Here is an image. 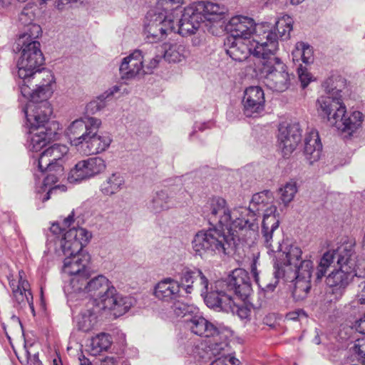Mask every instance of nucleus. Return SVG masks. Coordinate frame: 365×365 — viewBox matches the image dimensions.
Wrapping results in <instances>:
<instances>
[{
  "mask_svg": "<svg viewBox=\"0 0 365 365\" xmlns=\"http://www.w3.org/2000/svg\"><path fill=\"white\" fill-rule=\"evenodd\" d=\"M322 152V144L317 130L312 129L305 136L304 154L309 165L318 161Z\"/></svg>",
  "mask_w": 365,
  "mask_h": 365,
  "instance_id": "34",
  "label": "nucleus"
},
{
  "mask_svg": "<svg viewBox=\"0 0 365 365\" xmlns=\"http://www.w3.org/2000/svg\"><path fill=\"white\" fill-rule=\"evenodd\" d=\"M124 185V177L118 173H115L108 177L101 184V191L104 195L111 196L122 190Z\"/></svg>",
  "mask_w": 365,
  "mask_h": 365,
  "instance_id": "37",
  "label": "nucleus"
},
{
  "mask_svg": "<svg viewBox=\"0 0 365 365\" xmlns=\"http://www.w3.org/2000/svg\"><path fill=\"white\" fill-rule=\"evenodd\" d=\"M298 191L297 182L291 180L279 189V209L283 210L288 207L289 204L293 200L296 193Z\"/></svg>",
  "mask_w": 365,
  "mask_h": 365,
  "instance_id": "38",
  "label": "nucleus"
},
{
  "mask_svg": "<svg viewBox=\"0 0 365 365\" xmlns=\"http://www.w3.org/2000/svg\"><path fill=\"white\" fill-rule=\"evenodd\" d=\"M209 344L204 342L188 341L186 346V351L188 354L193 356L195 359L202 361L211 359V353Z\"/></svg>",
  "mask_w": 365,
  "mask_h": 365,
  "instance_id": "41",
  "label": "nucleus"
},
{
  "mask_svg": "<svg viewBox=\"0 0 365 365\" xmlns=\"http://www.w3.org/2000/svg\"><path fill=\"white\" fill-rule=\"evenodd\" d=\"M169 314L170 317H186L194 313L195 307L181 302L179 299L170 303Z\"/></svg>",
  "mask_w": 365,
  "mask_h": 365,
  "instance_id": "45",
  "label": "nucleus"
},
{
  "mask_svg": "<svg viewBox=\"0 0 365 365\" xmlns=\"http://www.w3.org/2000/svg\"><path fill=\"white\" fill-rule=\"evenodd\" d=\"M111 337L106 333H101L91 340L90 348L93 354L96 355L106 351L111 345Z\"/></svg>",
  "mask_w": 365,
  "mask_h": 365,
  "instance_id": "44",
  "label": "nucleus"
},
{
  "mask_svg": "<svg viewBox=\"0 0 365 365\" xmlns=\"http://www.w3.org/2000/svg\"><path fill=\"white\" fill-rule=\"evenodd\" d=\"M293 59L298 56H301L303 63L307 64L313 61V51L312 47L304 43L298 42L296 43L295 49L292 52Z\"/></svg>",
  "mask_w": 365,
  "mask_h": 365,
  "instance_id": "47",
  "label": "nucleus"
},
{
  "mask_svg": "<svg viewBox=\"0 0 365 365\" xmlns=\"http://www.w3.org/2000/svg\"><path fill=\"white\" fill-rule=\"evenodd\" d=\"M227 8L220 4L200 1L185 8L179 20L178 32L182 36L194 34L200 26L203 17L209 21L217 22L221 27L225 22L222 21L227 13Z\"/></svg>",
  "mask_w": 365,
  "mask_h": 365,
  "instance_id": "6",
  "label": "nucleus"
},
{
  "mask_svg": "<svg viewBox=\"0 0 365 365\" xmlns=\"http://www.w3.org/2000/svg\"><path fill=\"white\" fill-rule=\"evenodd\" d=\"M264 93L259 86L245 89L242 98L243 113L248 118H256L264 110Z\"/></svg>",
  "mask_w": 365,
  "mask_h": 365,
  "instance_id": "22",
  "label": "nucleus"
},
{
  "mask_svg": "<svg viewBox=\"0 0 365 365\" xmlns=\"http://www.w3.org/2000/svg\"><path fill=\"white\" fill-rule=\"evenodd\" d=\"M17 46L21 50V55L17 63L18 76L25 82H28V76L43 65L44 58L36 38L19 36Z\"/></svg>",
  "mask_w": 365,
  "mask_h": 365,
  "instance_id": "13",
  "label": "nucleus"
},
{
  "mask_svg": "<svg viewBox=\"0 0 365 365\" xmlns=\"http://www.w3.org/2000/svg\"><path fill=\"white\" fill-rule=\"evenodd\" d=\"M53 190H56V187L51 188L47 193L45 195L43 198L42 199V201L44 202L50 199V195L53 192Z\"/></svg>",
  "mask_w": 365,
  "mask_h": 365,
  "instance_id": "63",
  "label": "nucleus"
},
{
  "mask_svg": "<svg viewBox=\"0 0 365 365\" xmlns=\"http://www.w3.org/2000/svg\"><path fill=\"white\" fill-rule=\"evenodd\" d=\"M28 82L22 80L23 83L20 86L22 96L29 100L26 106L34 103L38 106L43 101L48 102L47 98L53 93L51 84L54 83V77L51 71L38 68L28 76Z\"/></svg>",
  "mask_w": 365,
  "mask_h": 365,
  "instance_id": "11",
  "label": "nucleus"
},
{
  "mask_svg": "<svg viewBox=\"0 0 365 365\" xmlns=\"http://www.w3.org/2000/svg\"><path fill=\"white\" fill-rule=\"evenodd\" d=\"M9 285L12 289V292H14V289H16L17 286L19 284V281L17 282L15 279H11L9 277Z\"/></svg>",
  "mask_w": 365,
  "mask_h": 365,
  "instance_id": "62",
  "label": "nucleus"
},
{
  "mask_svg": "<svg viewBox=\"0 0 365 365\" xmlns=\"http://www.w3.org/2000/svg\"><path fill=\"white\" fill-rule=\"evenodd\" d=\"M43 3L51 2V5L59 11L66 10L81 4L84 0H40Z\"/></svg>",
  "mask_w": 365,
  "mask_h": 365,
  "instance_id": "53",
  "label": "nucleus"
},
{
  "mask_svg": "<svg viewBox=\"0 0 365 365\" xmlns=\"http://www.w3.org/2000/svg\"><path fill=\"white\" fill-rule=\"evenodd\" d=\"M227 54L236 61H243L250 55L262 59L278 50V36L275 32L265 31L262 36H255L252 40L227 37L225 41Z\"/></svg>",
  "mask_w": 365,
  "mask_h": 365,
  "instance_id": "4",
  "label": "nucleus"
},
{
  "mask_svg": "<svg viewBox=\"0 0 365 365\" xmlns=\"http://www.w3.org/2000/svg\"><path fill=\"white\" fill-rule=\"evenodd\" d=\"M101 125V119L86 115L73 121L66 130V135L72 145L82 146L87 137L93 133L92 131Z\"/></svg>",
  "mask_w": 365,
  "mask_h": 365,
  "instance_id": "18",
  "label": "nucleus"
},
{
  "mask_svg": "<svg viewBox=\"0 0 365 365\" xmlns=\"http://www.w3.org/2000/svg\"><path fill=\"white\" fill-rule=\"evenodd\" d=\"M294 287L292 291V296L295 301H302L307 298L310 289L311 281L301 279H294Z\"/></svg>",
  "mask_w": 365,
  "mask_h": 365,
  "instance_id": "46",
  "label": "nucleus"
},
{
  "mask_svg": "<svg viewBox=\"0 0 365 365\" xmlns=\"http://www.w3.org/2000/svg\"><path fill=\"white\" fill-rule=\"evenodd\" d=\"M101 313L100 304H96V300H89L86 309L75 317L77 328L85 332L91 331L96 324Z\"/></svg>",
  "mask_w": 365,
  "mask_h": 365,
  "instance_id": "30",
  "label": "nucleus"
},
{
  "mask_svg": "<svg viewBox=\"0 0 365 365\" xmlns=\"http://www.w3.org/2000/svg\"><path fill=\"white\" fill-rule=\"evenodd\" d=\"M344 246L345 245H342L337 251H328L323 255L317 267L316 277L317 279L320 280L325 276L327 269L333 263L334 259L336 257L338 258V254Z\"/></svg>",
  "mask_w": 365,
  "mask_h": 365,
  "instance_id": "42",
  "label": "nucleus"
},
{
  "mask_svg": "<svg viewBox=\"0 0 365 365\" xmlns=\"http://www.w3.org/2000/svg\"><path fill=\"white\" fill-rule=\"evenodd\" d=\"M272 198V192L265 190L253 195L250 206L247 208L250 211V218L252 222H256L255 216L263 212V220L262 224V237L263 243L266 247H270L272 242L274 232L279 227V220L275 212L277 207L269 205V200Z\"/></svg>",
  "mask_w": 365,
  "mask_h": 365,
  "instance_id": "8",
  "label": "nucleus"
},
{
  "mask_svg": "<svg viewBox=\"0 0 365 365\" xmlns=\"http://www.w3.org/2000/svg\"><path fill=\"white\" fill-rule=\"evenodd\" d=\"M204 212L211 225H218L222 229L225 227L227 233L236 237L239 242L246 241L258 229V223L251 221L249 217L250 211L247 207L230 209L222 197L210 199Z\"/></svg>",
  "mask_w": 365,
  "mask_h": 365,
  "instance_id": "1",
  "label": "nucleus"
},
{
  "mask_svg": "<svg viewBox=\"0 0 365 365\" xmlns=\"http://www.w3.org/2000/svg\"><path fill=\"white\" fill-rule=\"evenodd\" d=\"M41 172L43 173L46 172L48 173L43 180L44 185H46L56 182L58 180V178L63 174V173L59 175L57 174V172L54 169H53L51 171L43 170Z\"/></svg>",
  "mask_w": 365,
  "mask_h": 365,
  "instance_id": "58",
  "label": "nucleus"
},
{
  "mask_svg": "<svg viewBox=\"0 0 365 365\" xmlns=\"http://www.w3.org/2000/svg\"><path fill=\"white\" fill-rule=\"evenodd\" d=\"M354 327L357 331L365 334V314L355 322ZM352 351L359 360L365 359V339L357 340L352 348Z\"/></svg>",
  "mask_w": 365,
  "mask_h": 365,
  "instance_id": "43",
  "label": "nucleus"
},
{
  "mask_svg": "<svg viewBox=\"0 0 365 365\" xmlns=\"http://www.w3.org/2000/svg\"><path fill=\"white\" fill-rule=\"evenodd\" d=\"M230 312L236 314L240 319L249 321L250 319L251 309L245 304H236L232 300L230 304Z\"/></svg>",
  "mask_w": 365,
  "mask_h": 365,
  "instance_id": "55",
  "label": "nucleus"
},
{
  "mask_svg": "<svg viewBox=\"0 0 365 365\" xmlns=\"http://www.w3.org/2000/svg\"><path fill=\"white\" fill-rule=\"evenodd\" d=\"M106 96L100 95L96 99L88 103L86 107V112L87 114H94L101 110L106 106Z\"/></svg>",
  "mask_w": 365,
  "mask_h": 365,
  "instance_id": "54",
  "label": "nucleus"
},
{
  "mask_svg": "<svg viewBox=\"0 0 365 365\" xmlns=\"http://www.w3.org/2000/svg\"><path fill=\"white\" fill-rule=\"evenodd\" d=\"M346 81L339 75H333L323 83L325 95L317 101V108L319 115H329L334 108L344 103L342 92L346 87Z\"/></svg>",
  "mask_w": 365,
  "mask_h": 365,
  "instance_id": "14",
  "label": "nucleus"
},
{
  "mask_svg": "<svg viewBox=\"0 0 365 365\" xmlns=\"http://www.w3.org/2000/svg\"><path fill=\"white\" fill-rule=\"evenodd\" d=\"M276 30L280 38L287 39L289 38L290 32L292 30L293 20L288 15H284L276 22Z\"/></svg>",
  "mask_w": 365,
  "mask_h": 365,
  "instance_id": "49",
  "label": "nucleus"
},
{
  "mask_svg": "<svg viewBox=\"0 0 365 365\" xmlns=\"http://www.w3.org/2000/svg\"><path fill=\"white\" fill-rule=\"evenodd\" d=\"M212 226L198 232L192 241L193 250L201 257L227 254L239 242L236 237L226 234L222 228H217V225Z\"/></svg>",
  "mask_w": 365,
  "mask_h": 365,
  "instance_id": "7",
  "label": "nucleus"
},
{
  "mask_svg": "<svg viewBox=\"0 0 365 365\" xmlns=\"http://www.w3.org/2000/svg\"><path fill=\"white\" fill-rule=\"evenodd\" d=\"M146 3L149 4L150 7H160L163 11H166L168 14L175 13L176 10H173L171 12H169L168 6H175L176 8L179 7L182 4H184V0H145Z\"/></svg>",
  "mask_w": 365,
  "mask_h": 365,
  "instance_id": "50",
  "label": "nucleus"
},
{
  "mask_svg": "<svg viewBox=\"0 0 365 365\" xmlns=\"http://www.w3.org/2000/svg\"><path fill=\"white\" fill-rule=\"evenodd\" d=\"M119 91H120V87L118 86H114L109 90L106 91L105 93H103V95L106 96V99H107L108 97L118 93Z\"/></svg>",
  "mask_w": 365,
  "mask_h": 365,
  "instance_id": "60",
  "label": "nucleus"
},
{
  "mask_svg": "<svg viewBox=\"0 0 365 365\" xmlns=\"http://www.w3.org/2000/svg\"><path fill=\"white\" fill-rule=\"evenodd\" d=\"M251 273L255 279V282L259 284V287L261 285L259 284V273L257 272V259H254L251 264Z\"/></svg>",
  "mask_w": 365,
  "mask_h": 365,
  "instance_id": "59",
  "label": "nucleus"
},
{
  "mask_svg": "<svg viewBox=\"0 0 365 365\" xmlns=\"http://www.w3.org/2000/svg\"><path fill=\"white\" fill-rule=\"evenodd\" d=\"M24 272L20 270L19 272V284L17 286L16 289H14L13 297L15 306L19 308H23L26 307V304L32 305L33 297L29 289V282L24 279Z\"/></svg>",
  "mask_w": 365,
  "mask_h": 365,
  "instance_id": "35",
  "label": "nucleus"
},
{
  "mask_svg": "<svg viewBox=\"0 0 365 365\" xmlns=\"http://www.w3.org/2000/svg\"><path fill=\"white\" fill-rule=\"evenodd\" d=\"M277 51L263 57L259 68V75L264 85L270 90L276 92H284L290 86L292 74L282 60L275 56Z\"/></svg>",
  "mask_w": 365,
  "mask_h": 365,
  "instance_id": "9",
  "label": "nucleus"
},
{
  "mask_svg": "<svg viewBox=\"0 0 365 365\" xmlns=\"http://www.w3.org/2000/svg\"><path fill=\"white\" fill-rule=\"evenodd\" d=\"M219 280L215 282L214 286L211 287V290L202 294L204 296V300L206 305L217 311H223L230 312L232 298L225 288H220Z\"/></svg>",
  "mask_w": 365,
  "mask_h": 365,
  "instance_id": "28",
  "label": "nucleus"
},
{
  "mask_svg": "<svg viewBox=\"0 0 365 365\" xmlns=\"http://www.w3.org/2000/svg\"><path fill=\"white\" fill-rule=\"evenodd\" d=\"M210 365H239V360L234 356L217 357Z\"/></svg>",
  "mask_w": 365,
  "mask_h": 365,
  "instance_id": "57",
  "label": "nucleus"
},
{
  "mask_svg": "<svg viewBox=\"0 0 365 365\" xmlns=\"http://www.w3.org/2000/svg\"><path fill=\"white\" fill-rule=\"evenodd\" d=\"M346 107L344 103L334 108V110L329 115H321L338 130L347 132L349 134L358 129L364 120L362 113L354 111L350 115H346Z\"/></svg>",
  "mask_w": 365,
  "mask_h": 365,
  "instance_id": "17",
  "label": "nucleus"
},
{
  "mask_svg": "<svg viewBox=\"0 0 365 365\" xmlns=\"http://www.w3.org/2000/svg\"><path fill=\"white\" fill-rule=\"evenodd\" d=\"M205 124H200V125L195 124V125L194 127V131L192 133L190 134V136H192L193 135V133L196 131L197 128L200 130H202L205 129Z\"/></svg>",
  "mask_w": 365,
  "mask_h": 365,
  "instance_id": "64",
  "label": "nucleus"
},
{
  "mask_svg": "<svg viewBox=\"0 0 365 365\" xmlns=\"http://www.w3.org/2000/svg\"><path fill=\"white\" fill-rule=\"evenodd\" d=\"M134 302L133 298L119 293L114 287H111L110 292L103 299L100 307L101 312L108 309L113 313L115 317H118L128 312Z\"/></svg>",
  "mask_w": 365,
  "mask_h": 365,
  "instance_id": "23",
  "label": "nucleus"
},
{
  "mask_svg": "<svg viewBox=\"0 0 365 365\" xmlns=\"http://www.w3.org/2000/svg\"><path fill=\"white\" fill-rule=\"evenodd\" d=\"M91 274L83 277H77L74 279H70L69 284L65 287V290L69 294H76L81 296L88 294L96 300V304H101L103 302L111 287H114L111 282L103 275H98L90 279Z\"/></svg>",
  "mask_w": 365,
  "mask_h": 365,
  "instance_id": "12",
  "label": "nucleus"
},
{
  "mask_svg": "<svg viewBox=\"0 0 365 365\" xmlns=\"http://www.w3.org/2000/svg\"><path fill=\"white\" fill-rule=\"evenodd\" d=\"M27 121L33 130L29 145L33 152L40 151L48 142L56 138L58 135V123L48 122L52 114V108L49 102L43 101L38 106L29 103L24 108Z\"/></svg>",
  "mask_w": 365,
  "mask_h": 365,
  "instance_id": "3",
  "label": "nucleus"
},
{
  "mask_svg": "<svg viewBox=\"0 0 365 365\" xmlns=\"http://www.w3.org/2000/svg\"><path fill=\"white\" fill-rule=\"evenodd\" d=\"M220 288H225L231 294L245 301L252 292L248 272L243 269H235L225 279L219 280Z\"/></svg>",
  "mask_w": 365,
  "mask_h": 365,
  "instance_id": "16",
  "label": "nucleus"
},
{
  "mask_svg": "<svg viewBox=\"0 0 365 365\" xmlns=\"http://www.w3.org/2000/svg\"><path fill=\"white\" fill-rule=\"evenodd\" d=\"M210 349L209 351L211 353V358L212 356L218 357H230L232 356L229 354L230 348L228 346V344L225 341H221L220 342L210 343L209 344Z\"/></svg>",
  "mask_w": 365,
  "mask_h": 365,
  "instance_id": "51",
  "label": "nucleus"
},
{
  "mask_svg": "<svg viewBox=\"0 0 365 365\" xmlns=\"http://www.w3.org/2000/svg\"><path fill=\"white\" fill-rule=\"evenodd\" d=\"M100 128H96L87 137L84 143L81 146L85 155H94L105 151L110 145L112 140L108 135L98 134Z\"/></svg>",
  "mask_w": 365,
  "mask_h": 365,
  "instance_id": "33",
  "label": "nucleus"
},
{
  "mask_svg": "<svg viewBox=\"0 0 365 365\" xmlns=\"http://www.w3.org/2000/svg\"><path fill=\"white\" fill-rule=\"evenodd\" d=\"M172 205L168 193L165 191L160 190L154 194L148 205V208L154 213H159L170 209Z\"/></svg>",
  "mask_w": 365,
  "mask_h": 365,
  "instance_id": "39",
  "label": "nucleus"
},
{
  "mask_svg": "<svg viewBox=\"0 0 365 365\" xmlns=\"http://www.w3.org/2000/svg\"><path fill=\"white\" fill-rule=\"evenodd\" d=\"M148 58L147 55L143 54L142 50H135L128 56L123 58L119 71L123 79H132L137 76L144 73V61Z\"/></svg>",
  "mask_w": 365,
  "mask_h": 365,
  "instance_id": "27",
  "label": "nucleus"
},
{
  "mask_svg": "<svg viewBox=\"0 0 365 365\" xmlns=\"http://www.w3.org/2000/svg\"><path fill=\"white\" fill-rule=\"evenodd\" d=\"M160 53L165 61L173 63L182 61L188 54L185 46L179 43H164L160 46Z\"/></svg>",
  "mask_w": 365,
  "mask_h": 365,
  "instance_id": "36",
  "label": "nucleus"
},
{
  "mask_svg": "<svg viewBox=\"0 0 365 365\" xmlns=\"http://www.w3.org/2000/svg\"><path fill=\"white\" fill-rule=\"evenodd\" d=\"M91 234L82 227H73L68 230L62 239L53 240L54 252L65 256L63 271L74 279L77 277H85L90 272L88 265L90 255L83 252V247L88 243Z\"/></svg>",
  "mask_w": 365,
  "mask_h": 365,
  "instance_id": "2",
  "label": "nucleus"
},
{
  "mask_svg": "<svg viewBox=\"0 0 365 365\" xmlns=\"http://www.w3.org/2000/svg\"><path fill=\"white\" fill-rule=\"evenodd\" d=\"M68 148L63 144H54L43 150L38 159V168L40 171H51L54 169L57 174H62L63 167L61 161L67 154Z\"/></svg>",
  "mask_w": 365,
  "mask_h": 365,
  "instance_id": "20",
  "label": "nucleus"
},
{
  "mask_svg": "<svg viewBox=\"0 0 365 365\" xmlns=\"http://www.w3.org/2000/svg\"><path fill=\"white\" fill-rule=\"evenodd\" d=\"M173 13L168 14L160 7H150L145 16L144 34L150 43L165 38L171 31L178 32L179 20L175 21Z\"/></svg>",
  "mask_w": 365,
  "mask_h": 365,
  "instance_id": "10",
  "label": "nucleus"
},
{
  "mask_svg": "<svg viewBox=\"0 0 365 365\" xmlns=\"http://www.w3.org/2000/svg\"><path fill=\"white\" fill-rule=\"evenodd\" d=\"M230 37L250 40L257 34L262 36L265 31L273 32L268 25H257L252 18L245 16H235L232 17L225 25Z\"/></svg>",
  "mask_w": 365,
  "mask_h": 365,
  "instance_id": "15",
  "label": "nucleus"
},
{
  "mask_svg": "<svg viewBox=\"0 0 365 365\" xmlns=\"http://www.w3.org/2000/svg\"><path fill=\"white\" fill-rule=\"evenodd\" d=\"M186 323L193 334L206 338L219 336L222 339L226 337L225 332L228 331L226 327H217L201 316L187 319Z\"/></svg>",
  "mask_w": 365,
  "mask_h": 365,
  "instance_id": "24",
  "label": "nucleus"
},
{
  "mask_svg": "<svg viewBox=\"0 0 365 365\" xmlns=\"http://www.w3.org/2000/svg\"><path fill=\"white\" fill-rule=\"evenodd\" d=\"M80 365H93L88 359L86 358L83 355L79 356Z\"/></svg>",
  "mask_w": 365,
  "mask_h": 365,
  "instance_id": "61",
  "label": "nucleus"
},
{
  "mask_svg": "<svg viewBox=\"0 0 365 365\" xmlns=\"http://www.w3.org/2000/svg\"><path fill=\"white\" fill-rule=\"evenodd\" d=\"M302 138L299 123L280 126L278 134V147L284 157L289 156L297 148Z\"/></svg>",
  "mask_w": 365,
  "mask_h": 365,
  "instance_id": "25",
  "label": "nucleus"
},
{
  "mask_svg": "<svg viewBox=\"0 0 365 365\" xmlns=\"http://www.w3.org/2000/svg\"><path fill=\"white\" fill-rule=\"evenodd\" d=\"M38 8L35 5H27L19 15L20 24L26 26L24 32L20 36H28L33 38H38L41 34V28L38 24H34Z\"/></svg>",
  "mask_w": 365,
  "mask_h": 365,
  "instance_id": "32",
  "label": "nucleus"
},
{
  "mask_svg": "<svg viewBox=\"0 0 365 365\" xmlns=\"http://www.w3.org/2000/svg\"><path fill=\"white\" fill-rule=\"evenodd\" d=\"M74 212L73 211L70 214L68 215V216L66 218H64L63 222H62V226L60 225L59 222H55V223H53L51 228H50V231L53 234V235L51 236H48V242H47V247H48V252H52L53 251L54 252V243H53V240L55 239L56 240L57 239H60L61 238L57 236L58 234L61 233L63 230H64L66 227H68L71 223L73 222L74 221ZM63 237H61V239L63 238Z\"/></svg>",
  "mask_w": 365,
  "mask_h": 365,
  "instance_id": "40",
  "label": "nucleus"
},
{
  "mask_svg": "<svg viewBox=\"0 0 365 365\" xmlns=\"http://www.w3.org/2000/svg\"><path fill=\"white\" fill-rule=\"evenodd\" d=\"M154 294L159 300L170 304L181 297L180 284L171 277H167L156 284Z\"/></svg>",
  "mask_w": 365,
  "mask_h": 365,
  "instance_id": "31",
  "label": "nucleus"
},
{
  "mask_svg": "<svg viewBox=\"0 0 365 365\" xmlns=\"http://www.w3.org/2000/svg\"><path fill=\"white\" fill-rule=\"evenodd\" d=\"M298 76L302 86L304 88L312 81V76L307 71L306 68L299 67L298 68Z\"/></svg>",
  "mask_w": 365,
  "mask_h": 365,
  "instance_id": "56",
  "label": "nucleus"
},
{
  "mask_svg": "<svg viewBox=\"0 0 365 365\" xmlns=\"http://www.w3.org/2000/svg\"><path fill=\"white\" fill-rule=\"evenodd\" d=\"M282 267L279 264L276 266V270L274 271V282L269 283L264 287L266 292H272L277 287L279 279L284 281L292 282L294 279H301L311 281L312 274L314 269V264L310 259L301 260L299 263L295 265L292 269L285 273V270L280 272Z\"/></svg>",
  "mask_w": 365,
  "mask_h": 365,
  "instance_id": "19",
  "label": "nucleus"
},
{
  "mask_svg": "<svg viewBox=\"0 0 365 365\" xmlns=\"http://www.w3.org/2000/svg\"><path fill=\"white\" fill-rule=\"evenodd\" d=\"M354 245L345 244L338 254L337 264L339 268L334 269L326 278V283L331 289L334 299H339L345 292L351 281L357 277L359 272L365 270V259L355 262Z\"/></svg>",
  "mask_w": 365,
  "mask_h": 365,
  "instance_id": "5",
  "label": "nucleus"
},
{
  "mask_svg": "<svg viewBox=\"0 0 365 365\" xmlns=\"http://www.w3.org/2000/svg\"><path fill=\"white\" fill-rule=\"evenodd\" d=\"M105 169L106 163L101 158H90L76 164L69 173L68 180L71 182H79L93 177Z\"/></svg>",
  "mask_w": 365,
  "mask_h": 365,
  "instance_id": "21",
  "label": "nucleus"
},
{
  "mask_svg": "<svg viewBox=\"0 0 365 365\" xmlns=\"http://www.w3.org/2000/svg\"><path fill=\"white\" fill-rule=\"evenodd\" d=\"M159 49L158 47H154L151 46L149 49V52H143V55H147L148 58H146V61H144L143 64L147 71L144 70V73H151L152 70L157 67L161 58L163 57V54L158 53L157 51Z\"/></svg>",
  "mask_w": 365,
  "mask_h": 365,
  "instance_id": "48",
  "label": "nucleus"
},
{
  "mask_svg": "<svg viewBox=\"0 0 365 365\" xmlns=\"http://www.w3.org/2000/svg\"><path fill=\"white\" fill-rule=\"evenodd\" d=\"M180 284L187 294L196 289L203 294L207 292L209 281L200 269L185 268L181 272Z\"/></svg>",
  "mask_w": 365,
  "mask_h": 365,
  "instance_id": "26",
  "label": "nucleus"
},
{
  "mask_svg": "<svg viewBox=\"0 0 365 365\" xmlns=\"http://www.w3.org/2000/svg\"><path fill=\"white\" fill-rule=\"evenodd\" d=\"M267 248L272 252H277L276 262L274 265V271L276 270V266L279 264V266L282 267V269H280V272L285 270V273L299 263L302 254L301 249L294 245L287 247L284 251L281 250L279 244L277 245V251L274 250L272 245Z\"/></svg>",
  "mask_w": 365,
  "mask_h": 365,
  "instance_id": "29",
  "label": "nucleus"
},
{
  "mask_svg": "<svg viewBox=\"0 0 365 365\" xmlns=\"http://www.w3.org/2000/svg\"><path fill=\"white\" fill-rule=\"evenodd\" d=\"M354 283L356 284V297L361 304H365V270L359 272L357 277L354 279Z\"/></svg>",
  "mask_w": 365,
  "mask_h": 365,
  "instance_id": "52",
  "label": "nucleus"
}]
</instances>
